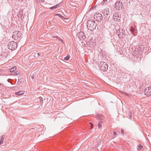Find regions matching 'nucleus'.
I'll return each instance as SVG.
<instances>
[{"label":"nucleus","mask_w":151,"mask_h":151,"mask_svg":"<svg viewBox=\"0 0 151 151\" xmlns=\"http://www.w3.org/2000/svg\"><path fill=\"white\" fill-rule=\"evenodd\" d=\"M129 118H130V119H131L132 116L131 111H129Z\"/></svg>","instance_id":"22"},{"label":"nucleus","mask_w":151,"mask_h":151,"mask_svg":"<svg viewBox=\"0 0 151 151\" xmlns=\"http://www.w3.org/2000/svg\"><path fill=\"white\" fill-rule=\"evenodd\" d=\"M4 139V137H3V136L1 137V140H3V139Z\"/></svg>","instance_id":"31"},{"label":"nucleus","mask_w":151,"mask_h":151,"mask_svg":"<svg viewBox=\"0 0 151 151\" xmlns=\"http://www.w3.org/2000/svg\"><path fill=\"white\" fill-rule=\"evenodd\" d=\"M34 78V76H31V79H32V80L33 81Z\"/></svg>","instance_id":"27"},{"label":"nucleus","mask_w":151,"mask_h":151,"mask_svg":"<svg viewBox=\"0 0 151 151\" xmlns=\"http://www.w3.org/2000/svg\"><path fill=\"white\" fill-rule=\"evenodd\" d=\"M37 1L40 2V3L41 2H43L44 0H37Z\"/></svg>","instance_id":"25"},{"label":"nucleus","mask_w":151,"mask_h":151,"mask_svg":"<svg viewBox=\"0 0 151 151\" xmlns=\"http://www.w3.org/2000/svg\"><path fill=\"white\" fill-rule=\"evenodd\" d=\"M102 19V15L100 14H98L96 15V20L98 21H100Z\"/></svg>","instance_id":"11"},{"label":"nucleus","mask_w":151,"mask_h":151,"mask_svg":"<svg viewBox=\"0 0 151 151\" xmlns=\"http://www.w3.org/2000/svg\"><path fill=\"white\" fill-rule=\"evenodd\" d=\"M13 74V73H11V74L12 75H14V74Z\"/></svg>","instance_id":"34"},{"label":"nucleus","mask_w":151,"mask_h":151,"mask_svg":"<svg viewBox=\"0 0 151 151\" xmlns=\"http://www.w3.org/2000/svg\"><path fill=\"white\" fill-rule=\"evenodd\" d=\"M113 134L115 135L114 137H116V132H115V131H114L113 132Z\"/></svg>","instance_id":"26"},{"label":"nucleus","mask_w":151,"mask_h":151,"mask_svg":"<svg viewBox=\"0 0 151 151\" xmlns=\"http://www.w3.org/2000/svg\"><path fill=\"white\" fill-rule=\"evenodd\" d=\"M144 48L145 47L143 45H140L139 46V49L140 52L142 51Z\"/></svg>","instance_id":"14"},{"label":"nucleus","mask_w":151,"mask_h":151,"mask_svg":"<svg viewBox=\"0 0 151 151\" xmlns=\"http://www.w3.org/2000/svg\"><path fill=\"white\" fill-rule=\"evenodd\" d=\"M3 143V140H0V144H1Z\"/></svg>","instance_id":"29"},{"label":"nucleus","mask_w":151,"mask_h":151,"mask_svg":"<svg viewBox=\"0 0 151 151\" xmlns=\"http://www.w3.org/2000/svg\"><path fill=\"white\" fill-rule=\"evenodd\" d=\"M19 82H18V83H19Z\"/></svg>","instance_id":"37"},{"label":"nucleus","mask_w":151,"mask_h":151,"mask_svg":"<svg viewBox=\"0 0 151 151\" xmlns=\"http://www.w3.org/2000/svg\"><path fill=\"white\" fill-rule=\"evenodd\" d=\"M102 14L104 16L107 17L109 14V9L106 8L102 10Z\"/></svg>","instance_id":"10"},{"label":"nucleus","mask_w":151,"mask_h":151,"mask_svg":"<svg viewBox=\"0 0 151 151\" xmlns=\"http://www.w3.org/2000/svg\"><path fill=\"white\" fill-rule=\"evenodd\" d=\"M55 16H57L58 17H59L63 19H64L65 18L62 15H61V14H55Z\"/></svg>","instance_id":"18"},{"label":"nucleus","mask_w":151,"mask_h":151,"mask_svg":"<svg viewBox=\"0 0 151 151\" xmlns=\"http://www.w3.org/2000/svg\"><path fill=\"white\" fill-rule=\"evenodd\" d=\"M113 18L114 21L116 22H119L121 19V15L115 12L113 15Z\"/></svg>","instance_id":"5"},{"label":"nucleus","mask_w":151,"mask_h":151,"mask_svg":"<svg viewBox=\"0 0 151 151\" xmlns=\"http://www.w3.org/2000/svg\"><path fill=\"white\" fill-rule=\"evenodd\" d=\"M12 38L14 40H19L21 36V33L19 31H15L13 32Z\"/></svg>","instance_id":"2"},{"label":"nucleus","mask_w":151,"mask_h":151,"mask_svg":"<svg viewBox=\"0 0 151 151\" xmlns=\"http://www.w3.org/2000/svg\"><path fill=\"white\" fill-rule=\"evenodd\" d=\"M121 29H118L117 31V34L119 38H122V33L121 32Z\"/></svg>","instance_id":"12"},{"label":"nucleus","mask_w":151,"mask_h":151,"mask_svg":"<svg viewBox=\"0 0 151 151\" xmlns=\"http://www.w3.org/2000/svg\"><path fill=\"white\" fill-rule=\"evenodd\" d=\"M99 66H100V69L101 70L106 71L108 69V65L105 62H101Z\"/></svg>","instance_id":"4"},{"label":"nucleus","mask_w":151,"mask_h":151,"mask_svg":"<svg viewBox=\"0 0 151 151\" xmlns=\"http://www.w3.org/2000/svg\"><path fill=\"white\" fill-rule=\"evenodd\" d=\"M41 53H37V55L39 56H40L41 55Z\"/></svg>","instance_id":"30"},{"label":"nucleus","mask_w":151,"mask_h":151,"mask_svg":"<svg viewBox=\"0 0 151 151\" xmlns=\"http://www.w3.org/2000/svg\"><path fill=\"white\" fill-rule=\"evenodd\" d=\"M87 25L89 30L93 31L96 29L97 24L94 20L90 19L87 22Z\"/></svg>","instance_id":"1"},{"label":"nucleus","mask_w":151,"mask_h":151,"mask_svg":"<svg viewBox=\"0 0 151 151\" xmlns=\"http://www.w3.org/2000/svg\"><path fill=\"white\" fill-rule=\"evenodd\" d=\"M8 46L9 49L14 50L17 48V45L15 42L12 41L9 43Z\"/></svg>","instance_id":"3"},{"label":"nucleus","mask_w":151,"mask_h":151,"mask_svg":"<svg viewBox=\"0 0 151 151\" xmlns=\"http://www.w3.org/2000/svg\"><path fill=\"white\" fill-rule=\"evenodd\" d=\"M16 69V66H14L13 68H11L10 70V72H13Z\"/></svg>","instance_id":"20"},{"label":"nucleus","mask_w":151,"mask_h":151,"mask_svg":"<svg viewBox=\"0 0 151 151\" xmlns=\"http://www.w3.org/2000/svg\"><path fill=\"white\" fill-rule=\"evenodd\" d=\"M108 0H103V1L101 3V5L106 4L107 3Z\"/></svg>","instance_id":"19"},{"label":"nucleus","mask_w":151,"mask_h":151,"mask_svg":"<svg viewBox=\"0 0 151 151\" xmlns=\"http://www.w3.org/2000/svg\"><path fill=\"white\" fill-rule=\"evenodd\" d=\"M122 3L121 2L118 1L115 4V8L116 9L119 10L120 9L122 8Z\"/></svg>","instance_id":"8"},{"label":"nucleus","mask_w":151,"mask_h":151,"mask_svg":"<svg viewBox=\"0 0 151 151\" xmlns=\"http://www.w3.org/2000/svg\"><path fill=\"white\" fill-rule=\"evenodd\" d=\"M144 91L145 94L147 96L151 95V86L146 88Z\"/></svg>","instance_id":"7"},{"label":"nucleus","mask_w":151,"mask_h":151,"mask_svg":"<svg viewBox=\"0 0 151 151\" xmlns=\"http://www.w3.org/2000/svg\"><path fill=\"white\" fill-rule=\"evenodd\" d=\"M2 85L1 83H0V86Z\"/></svg>","instance_id":"35"},{"label":"nucleus","mask_w":151,"mask_h":151,"mask_svg":"<svg viewBox=\"0 0 151 151\" xmlns=\"http://www.w3.org/2000/svg\"><path fill=\"white\" fill-rule=\"evenodd\" d=\"M60 5L61 4H56L55 6L51 7L50 9H55L60 6Z\"/></svg>","instance_id":"13"},{"label":"nucleus","mask_w":151,"mask_h":151,"mask_svg":"<svg viewBox=\"0 0 151 151\" xmlns=\"http://www.w3.org/2000/svg\"><path fill=\"white\" fill-rule=\"evenodd\" d=\"M19 82H18V83H19Z\"/></svg>","instance_id":"36"},{"label":"nucleus","mask_w":151,"mask_h":151,"mask_svg":"<svg viewBox=\"0 0 151 151\" xmlns=\"http://www.w3.org/2000/svg\"><path fill=\"white\" fill-rule=\"evenodd\" d=\"M78 37L81 40H84L85 39L86 36L84 33L83 32H79L78 34Z\"/></svg>","instance_id":"9"},{"label":"nucleus","mask_w":151,"mask_h":151,"mask_svg":"<svg viewBox=\"0 0 151 151\" xmlns=\"http://www.w3.org/2000/svg\"><path fill=\"white\" fill-rule=\"evenodd\" d=\"M124 93L125 94V95H127V94L126 93H125V92H124Z\"/></svg>","instance_id":"33"},{"label":"nucleus","mask_w":151,"mask_h":151,"mask_svg":"<svg viewBox=\"0 0 151 151\" xmlns=\"http://www.w3.org/2000/svg\"><path fill=\"white\" fill-rule=\"evenodd\" d=\"M70 58V56H67L65 57L64 58V59L65 60H69V59Z\"/></svg>","instance_id":"23"},{"label":"nucleus","mask_w":151,"mask_h":151,"mask_svg":"<svg viewBox=\"0 0 151 151\" xmlns=\"http://www.w3.org/2000/svg\"><path fill=\"white\" fill-rule=\"evenodd\" d=\"M19 74H20L19 71H17L16 72H14L13 73V74H14V76H16V75H19Z\"/></svg>","instance_id":"21"},{"label":"nucleus","mask_w":151,"mask_h":151,"mask_svg":"<svg viewBox=\"0 0 151 151\" xmlns=\"http://www.w3.org/2000/svg\"><path fill=\"white\" fill-rule=\"evenodd\" d=\"M24 93V91H20L19 92L15 93L16 95L18 96H20L23 94Z\"/></svg>","instance_id":"16"},{"label":"nucleus","mask_w":151,"mask_h":151,"mask_svg":"<svg viewBox=\"0 0 151 151\" xmlns=\"http://www.w3.org/2000/svg\"><path fill=\"white\" fill-rule=\"evenodd\" d=\"M130 30L132 32V33L134 35V34L136 32V30L135 29L132 27H130Z\"/></svg>","instance_id":"15"},{"label":"nucleus","mask_w":151,"mask_h":151,"mask_svg":"<svg viewBox=\"0 0 151 151\" xmlns=\"http://www.w3.org/2000/svg\"><path fill=\"white\" fill-rule=\"evenodd\" d=\"M60 40L63 43H64L63 41L61 39H60Z\"/></svg>","instance_id":"32"},{"label":"nucleus","mask_w":151,"mask_h":151,"mask_svg":"<svg viewBox=\"0 0 151 151\" xmlns=\"http://www.w3.org/2000/svg\"><path fill=\"white\" fill-rule=\"evenodd\" d=\"M121 133H122L124 135V130L122 129H121Z\"/></svg>","instance_id":"24"},{"label":"nucleus","mask_w":151,"mask_h":151,"mask_svg":"<svg viewBox=\"0 0 151 151\" xmlns=\"http://www.w3.org/2000/svg\"><path fill=\"white\" fill-rule=\"evenodd\" d=\"M143 147V146L140 144H139L137 146V150H140V149Z\"/></svg>","instance_id":"17"},{"label":"nucleus","mask_w":151,"mask_h":151,"mask_svg":"<svg viewBox=\"0 0 151 151\" xmlns=\"http://www.w3.org/2000/svg\"><path fill=\"white\" fill-rule=\"evenodd\" d=\"M97 119L99 120L98 127L99 128H101V124L104 120V117L101 115L98 114L97 116Z\"/></svg>","instance_id":"6"},{"label":"nucleus","mask_w":151,"mask_h":151,"mask_svg":"<svg viewBox=\"0 0 151 151\" xmlns=\"http://www.w3.org/2000/svg\"><path fill=\"white\" fill-rule=\"evenodd\" d=\"M90 124H91V129L93 127V124H92L91 122H90Z\"/></svg>","instance_id":"28"}]
</instances>
